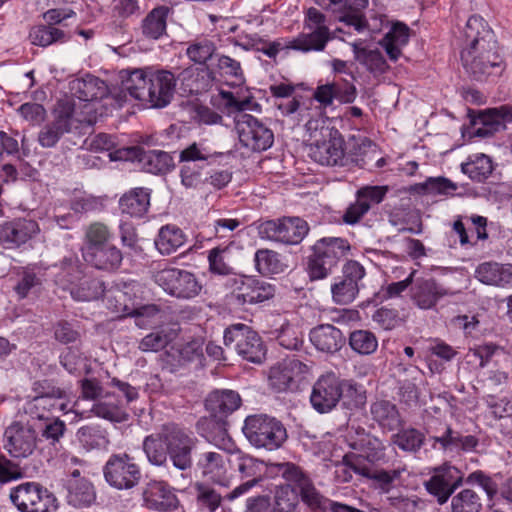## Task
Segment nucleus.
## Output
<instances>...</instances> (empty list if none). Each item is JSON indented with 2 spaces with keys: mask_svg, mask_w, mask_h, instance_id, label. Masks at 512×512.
<instances>
[{
  "mask_svg": "<svg viewBox=\"0 0 512 512\" xmlns=\"http://www.w3.org/2000/svg\"><path fill=\"white\" fill-rule=\"evenodd\" d=\"M465 46L461 51L464 69L477 81L494 80L502 75L506 65L498 51L493 31L485 20L471 16L464 27Z\"/></svg>",
  "mask_w": 512,
  "mask_h": 512,
  "instance_id": "f257e3e1",
  "label": "nucleus"
},
{
  "mask_svg": "<svg viewBox=\"0 0 512 512\" xmlns=\"http://www.w3.org/2000/svg\"><path fill=\"white\" fill-rule=\"evenodd\" d=\"M269 469L271 473L281 476L293 490L298 491L303 502L312 509H321L324 512H364L320 495L308 476L294 463H274Z\"/></svg>",
  "mask_w": 512,
  "mask_h": 512,
  "instance_id": "f03ea898",
  "label": "nucleus"
},
{
  "mask_svg": "<svg viewBox=\"0 0 512 512\" xmlns=\"http://www.w3.org/2000/svg\"><path fill=\"white\" fill-rule=\"evenodd\" d=\"M344 392L355 395L354 406L364 403L365 397L358 393L351 382L340 379L334 372H327L321 375L314 383L310 395L312 407L319 413L330 412L336 407Z\"/></svg>",
  "mask_w": 512,
  "mask_h": 512,
  "instance_id": "7ed1b4c3",
  "label": "nucleus"
},
{
  "mask_svg": "<svg viewBox=\"0 0 512 512\" xmlns=\"http://www.w3.org/2000/svg\"><path fill=\"white\" fill-rule=\"evenodd\" d=\"M258 484L257 480H248L241 483L232 490H229V480H217L212 484L196 482L194 485L195 496L198 507L206 512H216L223 502H233L239 497L247 494Z\"/></svg>",
  "mask_w": 512,
  "mask_h": 512,
  "instance_id": "20e7f679",
  "label": "nucleus"
},
{
  "mask_svg": "<svg viewBox=\"0 0 512 512\" xmlns=\"http://www.w3.org/2000/svg\"><path fill=\"white\" fill-rule=\"evenodd\" d=\"M242 430L253 446L270 451L281 447L287 439V431L284 425L267 415L248 416Z\"/></svg>",
  "mask_w": 512,
  "mask_h": 512,
  "instance_id": "39448f33",
  "label": "nucleus"
},
{
  "mask_svg": "<svg viewBox=\"0 0 512 512\" xmlns=\"http://www.w3.org/2000/svg\"><path fill=\"white\" fill-rule=\"evenodd\" d=\"M304 29L308 32H302L288 41L286 48L304 53L323 51L331 39L326 16L314 7L309 8L304 19Z\"/></svg>",
  "mask_w": 512,
  "mask_h": 512,
  "instance_id": "423d86ee",
  "label": "nucleus"
},
{
  "mask_svg": "<svg viewBox=\"0 0 512 512\" xmlns=\"http://www.w3.org/2000/svg\"><path fill=\"white\" fill-rule=\"evenodd\" d=\"M105 481L114 489L130 490L138 486L142 473L135 458L126 452L113 453L103 466Z\"/></svg>",
  "mask_w": 512,
  "mask_h": 512,
  "instance_id": "0eeeda50",
  "label": "nucleus"
},
{
  "mask_svg": "<svg viewBox=\"0 0 512 512\" xmlns=\"http://www.w3.org/2000/svg\"><path fill=\"white\" fill-rule=\"evenodd\" d=\"M323 138L310 144L308 155L315 162L326 166H345L349 157L345 151V140L337 129L323 126L319 129Z\"/></svg>",
  "mask_w": 512,
  "mask_h": 512,
  "instance_id": "6e6552de",
  "label": "nucleus"
},
{
  "mask_svg": "<svg viewBox=\"0 0 512 512\" xmlns=\"http://www.w3.org/2000/svg\"><path fill=\"white\" fill-rule=\"evenodd\" d=\"M61 272L59 280L69 284H74L79 280L78 285L70 289L71 296L78 301H92L103 296L105 298V285L96 278L81 277V270L76 258H64L60 264Z\"/></svg>",
  "mask_w": 512,
  "mask_h": 512,
  "instance_id": "1a4fd4ad",
  "label": "nucleus"
},
{
  "mask_svg": "<svg viewBox=\"0 0 512 512\" xmlns=\"http://www.w3.org/2000/svg\"><path fill=\"white\" fill-rule=\"evenodd\" d=\"M153 279L164 292L178 299H192L202 290L197 277L187 270L165 268L155 272Z\"/></svg>",
  "mask_w": 512,
  "mask_h": 512,
  "instance_id": "9d476101",
  "label": "nucleus"
},
{
  "mask_svg": "<svg viewBox=\"0 0 512 512\" xmlns=\"http://www.w3.org/2000/svg\"><path fill=\"white\" fill-rule=\"evenodd\" d=\"M309 227L299 217H284L278 220H267L259 224L258 234L261 239L283 243L299 244L307 235Z\"/></svg>",
  "mask_w": 512,
  "mask_h": 512,
  "instance_id": "9b49d317",
  "label": "nucleus"
},
{
  "mask_svg": "<svg viewBox=\"0 0 512 512\" xmlns=\"http://www.w3.org/2000/svg\"><path fill=\"white\" fill-rule=\"evenodd\" d=\"M164 439L173 466L180 471L191 469L193 465L192 452L198 443L194 433L176 424H167Z\"/></svg>",
  "mask_w": 512,
  "mask_h": 512,
  "instance_id": "f8f14e48",
  "label": "nucleus"
},
{
  "mask_svg": "<svg viewBox=\"0 0 512 512\" xmlns=\"http://www.w3.org/2000/svg\"><path fill=\"white\" fill-rule=\"evenodd\" d=\"M224 344L234 349L243 359L260 363L265 356L263 342L257 332L245 324H235L226 328L224 332Z\"/></svg>",
  "mask_w": 512,
  "mask_h": 512,
  "instance_id": "ddd939ff",
  "label": "nucleus"
},
{
  "mask_svg": "<svg viewBox=\"0 0 512 512\" xmlns=\"http://www.w3.org/2000/svg\"><path fill=\"white\" fill-rule=\"evenodd\" d=\"M10 500L21 512H49L56 499L41 484L25 482L11 489Z\"/></svg>",
  "mask_w": 512,
  "mask_h": 512,
  "instance_id": "4468645a",
  "label": "nucleus"
},
{
  "mask_svg": "<svg viewBox=\"0 0 512 512\" xmlns=\"http://www.w3.org/2000/svg\"><path fill=\"white\" fill-rule=\"evenodd\" d=\"M349 446L356 451L344 457L345 464L355 472L354 463L369 465L385 457V447L376 437L365 432L363 428L355 429V436L349 435Z\"/></svg>",
  "mask_w": 512,
  "mask_h": 512,
  "instance_id": "2eb2a0df",
  "label": "nucleus"
},
{
  "mask_svg": "<svg viewBox=\"0 0 512 512\" xmlns=\"http://www.w3.org/2000/svg\"><path fill=\"white\" fill-rule=\"evenodd\" d=\"M302 97H293L279 100L277 109L282 116L290 117L297 124L305 122V128L313 136L324 126L323 112L320 107H314L312 100H301Z\"/></svg>",
  "mask_w": 512,
  "mask_h": 512,
  "instance_id": "dca6fc26",
  "label": "nucleus"
},
{
  "mask_svg": "<svg viewBox=\"0 0 512 512\" xmlns=\"http://www.w3.org/2000/svg\"><path fill=\"white\" fill-rule=\"evenodd\" d=\"M231 297L239 305L262 303L274 297L275 286L254 276L239 275L229 280Z\"/></svg>",
  "mask_w": 512,
  "mask_h": 512,
  "instance_id": "f3484780",
  "label": "nucleus"
},
{
  "mask_svg": "<svg viewBox=\"0 0 512 512\" xmlns=\"http://www.w3.org/2000/svg\"><path fill=\"white\" fill-rule=\"evenodd\" d=\"M235 129L240 143L252 151H265L274 142L272 130L250 114L238 115Z\"/></svg>",
  "mask_w": 512,
  "mask_h": 512,
  "instance_id": "a211bd4d",
  "label": "nucleus"
},
{
  "mask_svg": "<svg viewBox=\"0 0 512 512\" xmlns=\"http://www.w3.org/2000/svg\"><path fill=\"white\" fill-rule=\"evenodd\" d=\"M463 473L450 463L433 469L432 476L424 483L427 492L436 497L439 505L445 504L463 484Z\"/></svg>",
  "mask_w": 512,
  "mask_h": 512,
  "instance_id": "6ab92c4d",
  "label": "nucleus"
},
{
  "mask_svg": "<svg viewBox=\"0 0 512 512\" xmlns=\"http://www.w3.org/2000/svg\"><path fill=\"white\" fill-rule=\"evenodd\" d=\"M39 385L42 387V391L27 400L23 409L31 419L45 422L53 417L54 411L67 409V404L60 402L66 397V392L59 387Z\"/></svg>",
  "mask_w": 512,
  "mask_h": 512,
  "instance_id": "aec40b11",
  "label": "nucleus"
},
{
  "mask_svg": "<svg viewBox=\"0 0 512 512\" xmlns=\"http://www.w3.org/2000/svg\"><path fill=\"white\" fill-rule=\"evenodd\" d=\"M38 434L28 422L15 421L4 432V447L14 458H27L37 447Z\"/></svg>",
  "mask_w": 512,
  "mask_h": 512,
  "instance_id": "412c9836",
  "label": "nucleus"
},
{
  "mask_svg": "<svg viewBox=\"0 0 512 512\" xmlns=\"http://www.w3.org/2000/svg\"><path fill=\"white\" fill-rule=\"evenodd\" d=\"M343 276L331 286L333 301L347 305L353 302L359 292V281L365 276L364 267L357 261H348L343 266Z\"/></svg>",
  "mask_w": 512,
  "mask_h": 512,
  "instance_id": "4be33fe9",
  "label": "nucleus"
},
{
  "mask_svg": "<svg viewBox=\"0 0 512 512\" xmlns=\"http://www.w3.org/2000/svg\"><path fill=\"white\" fill-rule=\"evenodd\" d=\"M140 285L137 282L117 283L106 290L107 307L114 313L128 316L135 311V304L140 300Z\"/></svg>",
  "mask_w": 512,
  "mask_h": 512,
  "instance_id": "5701e85b",
  "label": "nucleus"
},
{
  "mask_svg": "<svg viewBox=\"0 0 512 512\" xmlns=\"http://www.w3.org/2000/svg\"><path fill=\"white\" fill-rule=\"evenodd\" d=\"M507 123H512V105H501L489 108L479 113L473 121L474 135L489 137L494 133L504 130Z\"/></svg>",
  "mask_w": 512,
  "mask_h": 512,
  "instance_id": "b1692460",
  "label": "nucleus"
},
{
  "mask_svg": "<svg viewBox=\"0 0 512 512\" xmlns=\"http://www.w3.org/2000/svg\"><path fill=\"white\" fill-rule=\"evenodd\" d=\"M143 501L148 509L159 512H171L179 507L176 494L164 481H149L143 491Z\"/></svg>",
  "mask_w": 512,
  "mask_h": 512,
  "instance_id": "393cba45",
  "label": "nucleus"
},
{
  "mask_svg": "<svg viewBox=\"0 0 512 512\" xmlns=\"http://www.w3.org/2000/svg\"><path fill=\"white\" fill-rule=\"evenodd\" d=\"M176 79L169 71L150 74L146 104L152 108L166 107L173 98Z\"/></svg>",
  "mask_w": 512,
  "mask_h": 512,
  "instance_id": "a878e982",
  "label": "nucleus"
},
{
  "mask_svg": "<svg viewBox=\"0 0 512 512\" xmlns=\"http://www.w3.org/2000/svg\"><path fill=\"white\" fill-rule=\"evenodd\" d=\"M39 231L38 223L31 219L18 218L0 225V243L6 248L25 244Z\"/></svg>",
  "mask_w": 512,
  "mask_h": 512,
  "instance_id": "bb28decb",
  "label": "nucleus"
},
{
  "mask_svg": "<svg viewBox=\"0 0 512 512\" xmlns=\"http://www.w3.org/2000/svg\"><path fill=\"white\" fill-rule=\"evenodd\" d=\"M454 294V291L433 278L419 279L411 290V299L419 309L429 310L434 308L441 298Z\"/></svg>",
  "mask_w": 512,
  "mask_h": 512,
  "instance_id": "cd10ccee",
  "label": "nucleus"
},
{
  "mask_svg": "<svg viewBox=\"0 0 512 512\" xmlns=\"http://www.w3.org/2000/svg\"><path fill=\"white\" fill-rule=\"evenodd\" d=\"M305 369L306 365L296 359L279 363L270 369L269 385L277 392L293 389Z\"/></svg>",
  "mask_w": 512,
  "mask_h": 512,
  "instance_id": "c85d7f7f",
  "label": "nucleus"
},
{
  "mask_svg": "<svg viewBox=\"0 0 512 512\" xmlns=\"http://www.w3.org/2000/svg\"><path fill=\"white\" fill-rule=\"evenodd\" d=\"M241 405L238 392L230 389H217L205 399L206 410L215 418L222 420L236 411Z\"/></svg>",
  "mask_w": 512,
  "mask_h": 512,
  "instance_id": "c756f323",
  "label": "nucleus"
},
{
  "mask_svg": "<svg viewBox=\"0 0 512 512\" xmlns=\"http://www.w3.org/2000/svg\"><path fill=\"white\" fill-rule=\"evenodd\" d=\"M310 341L320 352L334 354L338 352L345 343L342 331L331 324H322L311 329Z\"/></svg>",
  "mask_w": 512,
  "mask_h": 512,
  "instance_id": "7c9ffc66",
  "label": "nucleus"
},
{
  "mask_svg": "<svg viewBox=\"0 0 512 512\" xmlns=\"http://www.w3.org/2000/svg\"><path fill=\"white\" fill-rule=\"evenodd\" d=\"M132 157L138 160L141 168L152 174H164L174 167L172 157L165 151H145L140 147L131 148Z\"/></svg>",
  "mask_w": 512,
  "mask_h": 512,
  "instance_id": "2f4dec72",
  "label": "nucleus"
},
{
  "mask_svg": "<svg viewBox=\"0 0 512 512\" xmlns=\"http://www.w3.org/2000/svg\"><path fill=\"white\" fill-rule=\"evenodd\" d=\"M410 28L403 22H392L390 30L379 41L389 59L396 62L402 55V49L408 44Z\"/></svg>",
  "mask_w": 512,
  "mask_h": 512,
  "instance_id": "473e14b6",
  "label": "nucleus"
},
{
  "mask_svg": "<svg viewBox=\"0 0 512 512\" xmlns=\"http://www.w3.org/2000/svg\"><path fill=\"white\" fill-rule=\"evenodd\" d=\"M73 131V122L69 115L62 113L60 109L56 110L55 118L52 122L44 125L38 134V142L43 148H52L56 146L64 134Z\"/></svg>",
  "mask_w": 512,
  "mask_h": 512,
  "instance_id": "72a5a7b5",
  "label": "nucleus"
},
{
  "mask_svg": "<svg viewBox=\"0 0 512 512\" xmlns=\"http://www.w3.org/2000/svg\"><path fill=\"white\" fill-rule=\"evenodd\" d=\"M84 260L100 270L112 271L122 262L121 251L113 245H104L90 250H82Z\"/></svg>",
  "mask_w": 512,
  "mask_h": 512,
  "instance_id": "f704fd0d",
  "label": "nucleus"
},
{
  "mask_svg": "<svg viewBox=\"0 0 512 512\" xmlns=\"http://www.w3.org/2000/svg\"><path fill=\"white\" fill-rule=\"evenodd\" d=\"M98 101H78L74 102L72 107L64 105L60 108L62 113L69 115L73 122V130H79L84 127H91L98 119Z\"/></svg>",
  "mask_w": 512,
  "mask_h": 512,
  "instance_id": "c9c22d12",
  "label": "nucleus"
},
{
  "mask_svg": "<svg viewBox=\"0 0 512 512\" xmlns=\"http://www.w3.org/2000/svg\"><path fill=\"white\" fill-rule=\"evenodd\" d=\"M475 277L486 285L512 286V266L496 262H484L476 268Z\"/></svg>",
  "mask_w": 512,
  "mask_h": 512,
  "instance_id": "e433bc0d",
  "label": "nucleus"
},
{
  "mask_svg": "<svg viewBox=\"0 0 512 512\" xmlns=\"http://www.w3.org/2000/svg\"><path fill=\"white\" fill-rule=\"evenodd\" d=\"M149 77L150 75L143 69L121 71L122 81L120 90L125 94L124 97L128 94L130 97L145 103L149 87Z\"/></svg>",
  "mask_w": 512,
  "mask_h": 512,
  "instance_id": "4c0bfd02",
  "label": "nucleus"
},
{
  "mask_svg": "<svg viewBox=\"0 0 512 512\" xmlns=\"http://www.w3.org/2000/svg\"><path fill=\"white\" fill-rule=\"evenodd\" d=\"M177 79L184 86L185 91L191 94H201L210 89L214 81L212 72L206 67H189L182 70Z\"/></svg>",
  "mask_w": 512,
  "mask_h": 512,
  "instance_id": "58836bf2",
  "label": "nucleus"
},
{
  "mask_svg": "<svg viewBox=\"0 0 512 512\" xmlns=\"http://www.w3.org/2000/svg\"><path fill=\"white\" fill-rule=\"evenodd\" d=\"M351 249L349 242L340 237H324L316 241L312 251H317L326 259V264L336 267L340 259L347 256Z\"/></svg>",
  "mask_w": 512,
  "mask_h": 512,
  "instance_id": "ea45409f",
  "label": "nucleus"
},
{
  "mask_svg": "<svg viewBox=\"0 0 512 512\" xmlns=\"http://www.w3.org/2000/svg\"><path fill=\"white\" fill-rule=\"evenodd\" d=\"M69 87L72 95L75 96L78 101H97L106 93L104 82L92 75L72 80Z\"/></svg>",
  "mask_w": 512,
  "mask_h": 512,
  "instance_id": "a19ab883",
  "label": "nucleus"
},
{
  "mask_svg": "<svg viewBox=\"0 0 512 512\" xmlns=\"http://www.w3.org/2000/svg\"><path fill=\"white\" fill-rule=\"evenodd\" d=\"M67 502L76 508L91 506L96 500V491L89 479L67 481Z\"/></svg>",
  "mask_w": 512,
  "mask_h": 512,
  "instance_id": "79ce46f5",
  "label": "nucleus"
},
{
  "mask_svg": "<svg viewBox=\"0 0 512 512\" xmlns=\"http://www.w3.org/2000/svg\"><path fill=\"white\" fill-rule=\"evenodd\" d=\"M119 206L122 213L142 217L150 206V190L142 187L130 190L120 198Z\"/></svg>",
  "mask_w": 512,
  "mask_h": 512,
  "instance_id": "37998d69",
  "label": "nucleus"
},
{
  "mask_svg": "<svg viewBox=\"0 0 512 512\" xmlns=\"http://www.w3.org/2000/svg\"><path fill=\"white\" fill-rule=\"evenodd\" d=\"M196 467L204 477L212 481L225 480L223 476L227 472L225 457L216 451H203L199 454Z\"/></svg>",
  "mask_w": 512,
  "mask_h": 512,
  "instance_id": "c03bdc74",
  "label": "nucleus"
},
{
  "mask_svg": "<svg viewBox=\"0 0 512 512\" xmlns=\"http://www.w3.org/2000/svg\"><path fill=\"white\" fill-rule=\"evenodd\" d=\"M202 355L200 344L196 341L188 342L179 348H171L163 357L164 368L169 372H175L180 366L191 362Z\"/></svg>",
  "mask_w": 512,
  "mask_h": 512,
  "instance_id": "a18cd8bd",
  "label": "nucleus"
},
{
  "mask_svg": "<svg viewBox=\"0 0 512 512\" xmlns=\"http://www.w3.org/2000/svg\"><path fill=\"white\" fill-rule=\"evenodd\" d=\"M166 425L154 434L148 435L143 441V451L150 464L155 466H163L166 464L168 455V447L166 445Z\"/></svg>",
  "mask_w": 512,
  "mask_h": 512,
  "instance_id": "49530a36",
  "label": "nucleus"
},
{
  "mask_svg": "<svg viewBox=\"0 0 512 512\" xmlns=\"http://www.w3.org/2000/svg\"><path fill=\"white\" fill-rule=\"evenodd\" d=\"M185 242L184 232L176 225L168 224L160 228L155 239V246L162 255H170L182 247Z\"/></svg>",
  "mask_w": 512,
  "mask_h": 512,
  "instance_id": "de8ad7c7",
  "label": "nucleus"
},
{
  "mask_svg": "<svg viewBox=\"0 0 512 512\" xmlns=\"http://www.w3.org/2000/svg\"><path fill=\"white\" fill-rule=\"evenodd\" d=\"M77 439L87 450H106L110 445L108 432L99 425H86L77 430Z\"/></svg>",
  "mask_w": 512,
  "mask_h": 512,
  "instance_id": "09e8293b",
  "label": "nucleus"
},
{
  "mask_svg": "<svg viewBox=\"0 0 512 512\" xmlns=\"http://www.w3.org/2000/svg\"><path fill=\"white\" fill-rule=\"evenodd\" d=\"M461 170L475 182H484L494 170L492 159L483 154L477 153L469 157L466 163L461 164Z\"/></svg>",
  "mask_w": 512,
  "mask_h": 512,
  "instance_id": "8fccbe9b",
  "label": "nucleus"
},
{
  "mask_svg": "<svg viewBox=\"0 0 512 512\" xmlns=\"http://www.w3.org/2000/svg\"><path fill=\"white\" fill-rule=\"evenodd\" d=\"M170 9L167 6H158L152 9L142 20L141 30L149 39H159L166 31V21Z\"/></svg>",
  "mask_w": 512,
  "mask_h": 512,
  "instance_id": "3c124183",
  "label": "nucleus"
},
{
  "mask_svg": "<svg viewBox=\"0 0 512 512\" xmlns=\"http://www.w3.org/2000/svg\"><path fill=\"white\" fill-rule=\"evenodd\" d=\"M343 23L353 26L356 31L363 32L368 30L372 33L380 32L384 26L388 25L387 16L383 13L371 14L368 19L362 13H356L351 9L347 16H342Z\"/></svg>",
  "mask_w": 512,
  "mask_h": 512,
  "instance_id": "603ef678",
  "label": "nucleus"
},
{
  "mask_svg": "<svg viewBox=\"0 0 512 512\" xmlns=\"http://www.w3.org/2000/svg\"><path fill=\"white\" fill-rule=\"evenodd\" d=\"M373 419L383 428L389 431L401 426V417L395 404L389 401H377L371 406Z\"/></svg>",
  "mask_w": 512,
  "mask_h": 512,
  "instance_id": "864d4df0",
  "label": "nucleus"
},
{
  "mask_svg": "<svg viewBox=\"0 0 512 512\" xmlns=\"http://www.w3.org/2000/svg\"><path fill=\"white\" fill-rule=\"evenodd\" d=\"M355 59L373 75H382L389 69L386 59L378 49L360 48L353 44Z\"/></svg>",
  "mask_w": 512,
  "mask_h": 512,
  "instance_id": "5fc2aeb1",
  "label": "nucleus"
},
{
  "mask_svg": "<svg viewBox=\"0 0 512 512\" xmlns=\"http://www.w3.org/2000/svg\"><path fill=\"white\" fill-rule=\"evenodd\" d=\"M254 263L257 272L262 275L280 274L286 269L280 254L270 249H258L254 255Z\"/></svg>",
  "mask_w": 512,
  "mask_h": 512,
  "instance_id": "6e6d98bb",
  "label": "nucleus"
},
{
  "mask_svg": "<svg viewBox=\"0 0 512 512\" xmlns=\"http://www.w3.org/2000/svg\"><path fill=\"white\" fill-rule=\"evenodd\" d=\"M91 412L99 418L115 423H121L128 419L126 410L120 404L113 401L109 394H106L103 399L96 401L91 408Z\"/></svg>",
  "mask_w": 512,
  "mask_h": 512,
  "instance_id": "4d7b16f0",
  "label": "nucleus"
},
{
  "mask_svg": "<svg viewBox=\"0 0 512 512\" xmlns=\"http://www.w3.org/2000/svg\"><path fill=\"white\" fill-rule=\"evenodd\" d=\"M177 336L173 328H161L150 332L139 343V349L143 352H157L168 346Z\"/></svg>",
  "mask_w": 512,
  "mask_h": 512,
  "instance_id": "13d9d810",
  "label": "nucleus"
},
{
  "mask_svg": "<svg viewBox=\"0 0 512 512\" xmlns=\"http://www.w3.org/2000/svg\"><path fill=\"white\" fill-rule=\"evenodd\" d=\"M232 244L233 242L231 241L228 245H219L208 251L209 271L212 274L220 276L232 274L233 268L228 257Z\"/></svg>",
  "mask_w": 512,
  "mask_h": 512,
  "instance_id": "bf43d9fd",
  "label": "nucleus"
},
{
  "mask_svg": "<svg viewBox=\"0 0 512 512\" xmlns=\"http://www.w3.org/2000/svg\"><path fill=\"white\" fill-rule=\"evenodd\" d=\"M29 38L33 45L47 47L57 42L68 40L66 33L51 25H38L31 29Z\"/></svg>",
  "mask_w": 512,
  "mask_h": 512,
  "instance_id": "052dcab7",
  "label": "nucleus"
},
{
  "mask_svg": "<svg viewBox=\"0 0 512 512\" xmlns=\"http://www.w3.org/2000/svg\"><path fill=\"white\" fill-rule=\"evenodd\" d=\"M451 512H480L482 500L473 489L465 488L451 496Z\"/></svg>",
  "mask_w": 512,
  "mask_h": 512,
  "instance_id": "680f3d73",
  "label": "nucleus"
},
{
  "mask_svg": "<svg viewBox=\"0 0 512 512\" xmlns=\"http://www.w3.org/2000/svg\"><path fill=\"white\" fill-rule=\"evenodd\" d=\"M354 465L356 473L373 480L382 492H389L393 481L400 475L396 470L389 472L373 469L370 465H359L358 463H354Z\"/></svg>",
  "mask_w": 512,
  "mask_h": 512,
  "instance_id": "e2e57ef3",
  "label": "nucleus"
},
{
  "mask_svg": "<svg viewBox=\"0 0 512 512\" xmlns=\"http://www.w3.org/2000/svg\"><path fill=\"white\" fill-rule=\"evenodd\" d=\"M221 155L222 153L212 151L204 143L194 142L180 152L179 159L185 164L197 162H207L209 164Z\"/></svg>",
  "mask_w": 512,
  "mask_h": 512,
  "instance_id": "0e129e2a",
  "label": "nucleus"
},
{
  "mask_svg": "<svg viewBox=\"0 0 512 512\" xmlns=\"http://www.w3.org/2000/svg\"><path fill=\"white\" fill-rule=\"evenodd\" d=\"M349 346L359 355H371L378 348V340L371 331L355 330L350 333Z\"/></svg>",
  "mask_w": 512,
  "mask_h": 512,
  "instance_id": "69168bd1",
  "label": "nucleus"
},
{
  "mask_svg": "<svg viewBox=\"0 0 512 512\" xmlns=\"http://www.w3.org/2000/svg\"><path fill=\"white\" fill-rule=\"evenodd\" d=\"M111 238L112 233L107 225L101 222H93L85 229L82 250H90L107 245Z\"/></svg>",
  "mask_w": 512,
  "mask_h": 512,
  "instance_id": "338daca9",
  "label": "nucleus"
},
{
  "mask_svg": "<svg viewBox=\"0 0 512 512\" xmlns=\"http://www.w3.org/2000/svg\"><path fill=\"white\" fill-rule=\"evenodd\" d=\"M425 436L415 428L400 430L394 435V443L403 451L417 452L424 444Z\"/></svg>",
  "mask_w": 512,
  "mask_h": 512,
  "instance_id": "774afa93",
  "label": "nucleus"
}]
</instances>
